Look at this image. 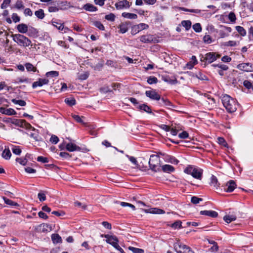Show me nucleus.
<instances>
[{"mask_svg":"<svg viewBox=\"0 0 253 253\" xmlns=\"http://www.w3.org/2000/svg\"><path fill=\"white\" fill-rule=\"evenodd\" d=\"M222 103L227 111L233 113L237 109L238 104L236 100L227 94L223 95L221 97Z\"/></svg>","mask_w":253,"mask_h":253,"instance_id":"obj_1","label":"nucleus"},{"mask_svg":"<svg viewBox=\"0 0 253 253\" xmlns=\"http://www.w3.org/2000/svg\"><path fill=\"white\" fill-rule=\"evenodd\" d=\"M184 172L191 175L193 177L201 180L203 175V169L193 166H188L184 170Z\"/></svg>","mask_w":253,"mask_h":253,"instance_id":"obj_2","label":"nucleus"},{"mask_svg":"<svg viewBox=\"0 0 253 253\" xmlns=\"http://www.w3.org/2000/svg\"><path fill=\"white\" fill-rule=\"evenodd\" d=\"M12 37L13 40L20 46L28 47L31 45V41L23 35L15 34L12 35Z\"/></svg>","mask_w":253,"mask_h":253,"instance_id":"obj_3","label":"nucleus"},{"mask_svg":"<svg viewBox=\"0 0 253 253\" xmlns=\"http://www.w3.org/2000/svg\"><path fill=\"white\" fill-rule=\"evenodd\" d=\"M174 249L177 253H194L191 249L177 241L173 245Z\"/></svg>","mask_w":253,"mask_h":253,"instance_id":"obj_4","label":"nucleus"},{"mask_svg":"<svg viewBox=\"0 0 253 253\" xmlns=\"http://www.w3.org/2000/svg\"><path fill=\"white\" fill-rule=\"evenodd\" d=\"M140 41L143 43H156L158 40L152 35L147 34L142 35L139 38Z\"/></svg>","mask_w":253,"mask_h":253,"instance_id":"obj_5","label":"nucleus"},{"mask_svg":"<svg viewBox=\"0 0 253 253\" xmlns=\"http://www.w3.org/2000/svg\"><path fill=\"white\" fill-rule=\"evenodd\" d=\"M160 161L159 156L154 155H151L149 161V164L151 169L156 171L157 170L155 169V168L158 166Z\"/></svg>","mask_w":253,"mask_h":253,"instance_id":"obj_6","label":"nucleus"},{"mask_svg":"<svg viewBox=\"0 0 253 253\" xmlns=\"http://www.w3.org/2000/svg\"><path fill=\"white\" fill-rule=\"evenodd\" d=\"M219 57L220 55L219 54L215 55V53L214 52H209L205 55V57H203V59L202 61L208 63H211L219 58Z\"/></svg>","mask_w":253,"mask_h":253,"instance_id":"obj_7","label":"nucleus"},{"mask_svg":"<svg viewBox=\"0 0 253 253\" xmlns=\"http://www.w3.org/2000/svg\"><path fill=\"white\" fill-rule=\"evenodd\" d=\"M52 25L55 27L58 30L62 31L63 33H67L69 29L67 27H64L63 24L59 22L56 19H52L51 21Z\"/></svg>","mask_w":253,"mask_h":253,"instance_id":"obj_8","label":"nucleus"},{"mask_svg":"<svg viewBox=\"0 0 253 253\" xmlns=\"http://www.w3.org/2000/svg\"><path fill=\"white\" fill-rule=\"evenodd\" d=\"M148 27L149 26L146 24L140 23L132 27V33L133 34H136L143 30L147 29Z\"/></svg>","mask_w":253,"mask_h":253,"instance_id":"obj_9","label":"nucleus"},{"mask_svg":"<svg viewBox=\"0 0 253 253\" xmlns=\"http://www.w3.org/2000/svg\"><path fill=\"white\" fill-rule=\"evenodd\" d=\"M101 237H104L105 238H106V242L107 243L111 245L113 247H114L116 245V243L119 242L118 238L115 236H111L108 234H102L101 235Z\"/></svg>","mask_w":253,"mask_h":253,"instance_id":"obj_10","label":"nucleus"},{"mask_svg":"<svg viewBox=\"0 0 253 253\" xmlns=\"http://www.w3.org/2000/svg\"><path fill=\"white\" fill-rule=\"evenodd\" d=\"M238 68L245 72H252L253 64L250 63H242L238 65Z\"/></svg>","mask_w":253,"mask_h":253,"instance_id":"obj_11","label":"nucleus"},{"mask_svg":"<svg viewBox=\"0 0 253 253\" xmlns=\"http://www.w3.org/2000/svg\"><path fill=\"white\" fill-rule=\"evenodd\" d=\"M146 96L152 100H159L161 99V96L155 90H146L145 92Z\"/></svg>","mask_w":253,"mask_h":253,"instance_id":"obj_12","label":"nucleus"},{"mask_svg":"<svg viewBox=\"0 0 253 253\" xmlns=\"http://www.w3.org/2000/svg\"><path fill=\"white\" fill-rule=\"evenodd\" d=\"M236 186L237 185L234 180H230L227 182L226 185L223 186L224 190L227 192L233 191Z\"/></svg>","mask_w":253,"mask_h":253,"instance_id":"obj_13","label":"nucleus"},{"mask_svg":"<svg viewBox=\"0 0 253 253\" xmlns=\"http://www.w3.org/2000/svg\"><path fill=\"white\" fill-rule=\"evenodd\" d=\"M115 5L117 9H123L129 8L130 4L127 0H123L116 2Z\"/></svg>","mask_w":253,"mask_h":253,"instance_id":"obj_14","label":"nucleus"},{"mask_svg":"<svg viewBox=\"0 0 253 253\" xmlns=\"http://www.w3.org/2000/svg\"><path fill=\"white\" fill-rule=\"evenodd\" d=\"M49 82L48 79H39L38 81L35 82L32 84L33 88H36L37 86H42L44 84H47Z\"/></svg>","mask_w":253,"mask_h":253,"instance_id":"obj_15","label":"nucleus"},{"mask_svg":"<svg viewBox=\"0 0 253 253\" xmlns=\"http://www.w3.org/2000/svg\"><path fill=\"white\" fill-rule=\"evenodd\" d=\"M143 211L146 213H150L153 214H163L165 212L164 210L156 208L145 209L143 210Z\"/></svg>","mask_w":253,"mask_h":253,"instance_id":"obj_16","label":"nucleus"},{"mask_svg":"<svg viewBox=\"0 0 253 253\" xmlns=\"http://www.w3.org/2000/svg\"><path fill=\"white\" fill-rule=\"evenodd\" d=\"M0 112L6 115H14L16 114V111L13 109H6L4 107L0 108Z\"/></svg>","mask_w":253,"mask_h":253,"instance_id":"obj_17","label":"nucleus"},{"mask_svg":"<svg viewBox=\"0 0 253 253\" xmlns=\"http://www.w3.org/2000/svg\"><path fill=\"white\" fill-rule=\"evenodd\" d=\"M200 214L211 217H216L218 216V213L213 211H200Z\"/></svg>","mask_w":253,"mask_h":253,"instance_id":"obj_18","label":"nucleus"},{"mask_svg":"<svg viewBox=\"0 0 253 253\" xmlns=\"http://www.w3.org/2000/svg\"><path fill=\"white\" fill-rule=\"evenodd\" d=\"M17 29L19 33L25 34L28 31V26L25 24L21 23L17 26Z\"/></svg>","mask_w":253,"mask_h":253,"instance_id":"obj_19","label":"nucleus"},{"mask_svg":"<svg viewBox=\"0 0 253 253\" xmlns=\"http://www.w3.org/2000/svg\"><path fill=\"white\" fill-rule=\"evenodd\" d=\"M66 148L70 152H73L80 149V148L79 146L72 143H68L66 146Z\"/></svg>","mask_w":253,"mask_h":253,"instance_id":"obj_20","label":"nucleus"},{"mask_svg":"<svg viewBox=\"0 0 253 253\" xmlns=\"http://www.w3.org/2000/svg\"><path fill=\"white\" fill-rule=\"evenodd\" d=\"M137 108L139 109L140 110H143L146 113H152V110L151 108L145 104L138 105Z\"/></svg>","mask_w":253,"mask_h":253,"instance_id":"obj_21","label":"nucleus"},{"mask_svg":"<svg viewBox=\"0 0 253 253\" xmlns=\"http://www.w3.org/2000/svg\"><path fill=\"white\" fill-rule=\"evenodd\" d=\"M118 28L120 29V33L124 34L128 30V24L127 23H122L119 25Z\"/></svg>","mask_w":253,"mask_h":253,"instance_id":"obj_22","label":"nucleus"},{"mask_svg":"<svg viewBox=\"0 0 253 253\" xmlns=\"http://www.w3.org/2000/svg\"><path fill=\"white\" fill-rule=\"evenodd\" d=\"M211 185L215 188L217 189L219 187L220 184L218 181L217 178L214 175H212L211 178Z\"/></svg>","mask_w":253,"mask_h":253,"instance_id":"obj_23","label":"nucleus"},{"mask_svg":"<svg viewBox=\"0 0 253 253\" xmlns=\"http://www.w3.org/2000/svg\"><path fill=\"white\" fill-rule=\"evenodd\" d=\"M45 76L46 77V79H48L49 80L51 78H57L59 76V73L57 71H52L47 72Z\"/></svg>","mask_w":253,"mask_h":253,"instance_id":"obj_24","label":"nucleus"},{"mask_svg":"<svg viewBox=\"0 0 253 253\" xmlns=\"http://www.w3.org/2000/svg\"><path fill=\"white\" fill-rule=\"evenodd\" d=\"M83 8L88 11H95L97 10L96 7L90 3H86L83 6Z\"/></svg>","mask_w":253,"mask_h":253,"instance_id":"obj_25","label":"nucleus"},{"mask_svg":"<svg viewBox=\"0 0 253 253\" xmlns=\"http://www.w3.org/2000/svg\"><path fill=\"white\" fill-rule=\"evenodd\" d=\"M27 33L29 37H34L38 34V31L36 28L29 26L28 27V31Z\"/></svg>","mask_w":253,"mask_h":253,"instance_id":"obj_26","label":"nucleus"},{"mask_svg":"<svg viewBox=\"0 0 253 253\" xmlns=\"http://www.w3.org/2000/svg\"><path fill=\"white\" fill-rule=\"evenodd\" d=\"M122 15L124 18L130 19H135L137 18V15L134 13L123 12Z\"/></svg>","mask_w":253,"mask_h":253,"instance_id":"obj_27","label":"nucleus"},{"mask_svg":"<svg viewBox=\"0 0 253 253\" xmlns=\"http://www.w3.org/2000/svg\"><path fill=\"white\" fill-rule=\"evenodd\" d=\"M224 220L227 223L234 221L236 219V216L234 215H226L223 217Z\"/></svg>","mask_w":253,"mask_h":253,"instance_id":"obj_28","label":"nucleus"},{"mask_svg":"<svg viewBox=\"0 0 253 253\" xmlns=\"http://www.w3.org/2000/svg\"><path fill=\"white\" fill-rule=\"evenodd\" d=\"M51 239L53 243H59L62 242L61 237L57 234H53L51 236Z\"/></svg>","mask_w":253,"mask_h":253,"instance_id":"obj_29","label":"nucleus"},{"mask_svg":"<svg viewBox=\"0 0 253 253\" xmlns=\"http://www.w3.org/2000/svg\"><path fill=\"white\" fill-rule=\"evenodd\" d=\"M181 25L185 28L186 30H189L191 27L192 23L190 20H183L181 21Z\"/></svg>","mask_w":253,"mask_h":253,"instance_id":"obj_30","label":"nucleus"},{"mask_svg":"<svg viewBox=\"0 0 253 253\" xmlns=\"http://www.w3.org/2000/svg\"><path fill=\"white\" fill-rule=\"evenodd\" d=\"M162 169L164 172H172L174 170V168L172 166L169 165H165L163 166L162 167Z\"/></svg>","mask_w":253,"mask_h":253,"instance_id":"obj_31","label":"nucleus"},{"mask_svg":"<svg viewBox=\"0 0 253 253\" xmlns=\"http://www.w3.org/2000/svg\"><path fill=\"white\" fill-rule=\"evenodd\" d=\"M11 156V154L9 149H5L2 153V157L6 160L10 159Z\"/></svg>","mask_w":253,"mask_h":253,"instance_id":"obj_32","label":"nucleus"},{"mask_svg":"<svg viewBox=\"0 0 253 253\" xmlns=\"http://www.w3.org/2000/svg\"><path fill=\"white\" fill-rule=\"evenodd\" d=\"M126 156L128 158L129 160L135 166V168L137 169H139L140 168V166L138 164V162L135 158L132 156H129L127 155H126Z\"/></svg>","mask_w":253,"mask_h":253,"instance_id":"obj_33","label":"nucleus"},{"mask_svg":"<svg viewBox=\"0 0 253 253\" xmlns=\"http://www.w3.org/2000/svg\"><path fill=\"white\" fill-rule=\"evenodd\" d=\"M35 14L38 18L41 19H42L44 17L43 10L42 9H40L39 10L36 11Z\"/></svg>","mask_w":253,"mask_h":253,"instance_id":"obj_34","label":"nucleus"},{"mask_svg":"<svg viewBox=\"0 0 253 253\" xmlns=\"http://www.w3.org/2000/svg\"><path fill=\"white\" fill-rule=\"evenodd\" d=\"M3 199L5 203L7 205H10L11 206H14V207L19 206L18 203L14 202V201H13L10 199H8L5 197H3Z\"/></svg>","mask_w":253,"mask_h":253,"instance_id":"obj_35","label":"nucleus"},{"mask_svg":"<svg viewBox=\"0 0 253 253\" xmlns=\"http://www.w3.org/2000/svg\"><path fill=\"white\" fill-rule=\"evenodd\" d=\"M237 32L242 36H245L246 35V31L245 29L240 26H237L235 27Z\"/></svg>","mask_w":253,"mask_h":253,"instance_id":"obj_36","label":"nucleus"},{"mask_svg":"<svg viewBox=\"0 0 253 253\" xmlns=\"http://www.w3.org/2000/svg\"><path fill=\"white\" fill-rule=\"evenodd\" d=\"M11 101L14 104H18L20 106H25L26 105V102L23 100H16V99H12Z\"/></svg>","mask_w":253,"mask_h":253,"instance_id":"obj_37","label":"nucleus"},{"mask_svg":"<svg viewBox=\"0 0 253 253\" xmlns=\"http://www.w3.org/2000/svg\"><path fill=\"white\" fill-rule=\"evenodd\" d=\"M65 102L70 106L76 104V100L73 98H67L65 99Z\"/></svg>","mask_w":253,"mask_h":253,"instance_id":"obj_38","label":"nucleus"},{"mask_svg":"<svg viewBox=\"0 0 253 253\" xmlns=\"http://www.w3.org/2000/svg\"><path fill=\"white\" fill-rule=\"evenodd\" d=\"M147 82L150 84H155L157 83L158 79L155 77L150 76L148 78Z\"/></svg>","mask_w":253,"mask_h":253,"instance_id":"obj_39","label":"nucleus"},{"mask_svg":"<svg viewBox=\"0 0 253 253\" xmlns=\"http://www.w3.org/2000/svg\"><path fill=\"white\" fill-rule=\"evenodd\" d=\"M12 123L18 126H22L25 123H26V121L24 120L15 119Z\"/></svg>","mask_w":253,"mask_h":253,"instance_id":"obj_40","label":"nucleus"},{"mask_svg":"<svg viewBox=\"0 0 253 253\" xmlns=\"http://www.w3.org/2000/svg\"><path fill=\"white\" fill-rule=\"evenodd\" d=\"M25 67L28 71L36 72L37 69L32 64L28 63L25 64Z\"/></svg>","mask_w":253,"mask_h":253,"instance_id":"obj_41","label":"nucleus"},{"mask_svg":"<svg viewBox=\"0 0 253 253\" xmlns=\"http://www.w3.org/2000/svg\"><path fill=\"white\" fill-rule=\"evenodd\" d=\"M11 150L16 155H20L21 153V150L19 146H13L11 148Z\"/></svg>","mask_w":253,"mask_h":253,"instance_id":"obj_42","label":"nucleus"},{"mask_svg":"<svg viewBox=\"0 0 253 253\" xmlns=\"http://www.w3.org/2000/svg\"><path fill=\"white\" fill-rule=\"evenodd\" d=\"M128 249L132 251L133 253H143L144 251L142 249L134 248L133 247H129Z\"/></svg>","mask_w":253,"mask_h":253,"instance_id":"obj_43","label":"nucleus"},{"mask_svg":"<svg viewBox=\"0 0 253 253\" xmlns=\"http://www.w3.org/2000/svg\"><path fill=\"white\" fill-rule=\"evenodd\" d=\"M93 25L100 30H104L105 29L104 26L100 21H96L93 22Z\"/></svg>","mask_w":253,"mask_h":253,"instance_id":"obj_44","label":"nucleus"},{"mask_svg":"<svg viewBox=\"0 0 253 253\" xmlns=\"http://www.w3.org/2000/svg\"><path fill=\"white\" fill-rule=\"evenodd\" d=\"M193 29L196 32H200L202 31V27L200 23H196L193 25Z\"/></svg>","mask_w":253,"mask_h":253,"instance_id":"obj_45","label":"nucleus"},{"mask_svg":"<svg viewBox=\"0 0 253 253\" xmlns=\"http://www.w3.org/2000/svg\"><path fill=\"white\" fill-rule=\"evenodd\" d=\"M217 140H218V143L224 146V147H227V142H226L225 140L223 138V137H218L217 138Z\"/></svg>","mask_w":253,"mask_h":253,"instance_id":"obj_46","label":"nucleus"},{"mask_svg":"<svg viewBox=\"0 0 253 253\" xmlns=\"http://www.w3.org/2000/svg\"><path fill=\"white\" fill-rule=\"evenodd\" d=\"M16 161L17 162L23 166H25L27 163V159L26 158H17Z\"/></svg>","mask_w":253,"mask_h":253,"instance_id":"obj_47","label":"nucleus"},{"mask_svg":"<svg viewBox=\"0 0 253 253\" xmlns=\"http://www.w3.org/2000/svg\"><path fill=\"white\" fill-rule=\"evenodd\" d=\"M228 18L232 23H235L236 20L235 13L233 12H230L228 15Z\"/></svg>","mask_w":253,"mask_h":253,"instance_id":"obj_48","label":"nucleus"},{"mask_svg":"<svg viewBox=\"0 0 253 253\" xmlns=\"http://www.w3.org/2000/svg\"><path fill=\"white\" fill-rule=\"evenodd\" d=\"M196 77L198 79H200L201 80H202V81L207 80H208V78H207V76H205L204 74H202L201 72H199L198 73H197L196 75Z\"/></svg>","mask_w":253,"mask_h":253,"instance_id":"obj_49","label":"nucleus"},{"mask_svg":"<svg viewBox=\"0 0 253 253\" xmlns=\"http://www.w3.org/2000/svg\"><path fill=\"white\" fill-rule=\"evenodd\" d=\"M237 45V42L234 41H229L224 43V45L227 46H236Z\"/></svg>","mask_w":253,"mask_h":253,"instance_id":"obj_50","label":"nucleus"},{"mask_svg":"<svg viewBox=\"0 0 253 253\" xmlns=\"http://www.w3.org/2000/svg\"><path fill=\"white\" fill-rule=\"evenodd\" d=\"M203 199L200 198H198L195 196H193L191 198V202L194 204H197L200 201H202Z\"/></svg>","mask_w":253,"mask_h":253,"instance_id":"obj_51","label":"nucleus"},{"mask_svg":"<svg viewBox=\"0 0 253 253\" xmlns=\"http://www.w3.org/2000/svg\"><path fill=\"white\" fill-rule=\"evenodd\" d=\"M163 80L165 82L170 83L171 84H175L177 83V81L176 79L171 80L168 77L163 78Z\"/></svg>","mask_w":253,"mask_h":253,"instance_id":"obj_52","label":"nucleus"},{"mask_svg":"<svg viewBox=\"0 0 253 253\" xmlns=\"http://www.w3.org/2000/svg\"><path fill=\"white\" fill-rule=\"evenodd\" d=\"M50 141L52 143L56 144L58 142L59 138L57 136L55 135H52L50 138Z\"/></svg>","mask_w":253,"mask_h":253,"instance_id":"obj_53","label":"nucleus"},{"mask_svg":"<svg viewBox=\"0 0 253 253\" xmlns=\"http://www.w3.org/2000/svg\"><path fill=\"white\" fill-rule=\"evenodd\" d=\"M171 227L174 229L180 228L181 227V222L180 221H176L171 225Z\"/></svg>","mask_w":253,"mask_h":253,"instance_id":"obj_54","label":"nucleus"},{"mask_svg":"<svg viewBox=\"0 0 253 253\" xmlns=\"http://www.w3.org/2000/svg\"><path fill=\"white\" fill-rule=\"evenodd\" d=\"M166 127L167 128V130L170 131V133H171L172 135H174V136L177 135L178 130L175 128H174V127L170 128L169 126H167Z\"/></svg>","mask_w":253,"mask_h":253,"instance_id":"obj_55","label":"nucleus"},{"mask_svg":"<svg viewBox=\"0 0 253 253\" xmlns=\"http://www.w3.org/2000/svg\"><path fill=\"white\" fill-rule=\"evenodd\" d=\"M72 116L73 118L78 123H80L83 124H84V121H83L82 118L80 116L77 115H73Z\"/></svg>","mask_w":253,"mask_h":253,"instance_id":"obj_56","label":"nucleus"},{"mask_svg":"<svg viewBox=\"0 0 253 253\" xmlns=\"http://www.w3.org/2000/svg\"><path fill=\"white\" fill-rule=\"evenodd\" d=\"M38 197L41 202L44 201L46 200L45 194L43 192H40L38 195Z\"/></svg>","mask_w":253,"mask_h":253,"instance_id":"obj_57","label":"nucleus"},{"mask_svg":"<svg viewBox=\"0 0 253 253\" xmlns=\"http://www.w3.org/2000/svg\"><path fill=\"white\" fill-rule=\"evenodd\" d=\"M105 18L108 21H114L115 18V16L113 13H110L109 14L106 15Z\"/></svg>","mask_w":253,"mask_h":253,"instance_id":"obj_58","label":"nucleus"},{"mask_svg":"<svg viewBox=\"0 0 253 253\" xmlns=\"http://www.w3.org/2000/svg\"><path fill=\"white\" fill-rule=\"evenodd\" d=\"M204 42L207 43H211L212 42V40L210 36L207 35H205L203 38Z\"/></svg>","mask_w":253,"mask_h":253,"instance_id":"obj_59","label":"nucleus"},{"mask_svg":"<svg viewBox=\"0 0 253 253\" xmlns=\"http://www.w3.org/2000/svg\"><path fill=\"white\" fill-rule=\"evenodd\" d=\"M37 161L38 162H42L43 163H46L48 162V158L46 157H43L42 156H39L37 158Z\"/></svg>","mask_w":253,"mask_h":253,"instance_id":"obj_60","label":"nucleus"},{"mask_svg":"<svg viewBox=\"0 0 253 253\" xmlns=\"http://www.w3.org/2000/svg\"><path fill=\"white\" fill-rule=\"evenodd\" d=\"M169 162L173 164H177L179 161L174 157L170 156H168Z\"/></svg>","mask_w":253,"mask_h":253,"instance_id":"obj_61","label":"nucleus"},{"mask_svg":"<svg viewBox=\"0 0 253 253\" xmlns=\"http://www.w3.org/2000/svg\"><path fill=\"white\" fill-rule=\"evenodd\" d=\"M178 136L180 138L185 139L188 137L189 134L186 131H184L182 132L179 133L178 134Z\"/></svg>","mask_w":253,"mask_h":253,"instance_id":"obj_62","label":"nucleus"},{"mask_svg":"<svg viewBox=\"0 0 253 253\" xmlns=\"http://www.w3.org/2000/svg\"><path fill=\"white\" fill-rule=\"evenodd\" d=\"M15 7L18 9L23 8L24 5L21 0H18L15 5Z\"/></svg>","mask_w":253,"mask_h":253,"instance_id":"obj_63","label":"nucleus"},{"mask_svg":"<svg viewBox=\"0 0 253 253\" xmlns=\"http://www.w3.org/2000/svg\"><path fill=\"white\" fill-rule=\"evenodd\" d=\"M11 18L13 20V21L15 23H17L20 20V17L16 13H13Z\"/></svg>","mask_w":253,"mask_h":253,"instance_id":"obj_64","label":"nucleus"}]
</instances>
